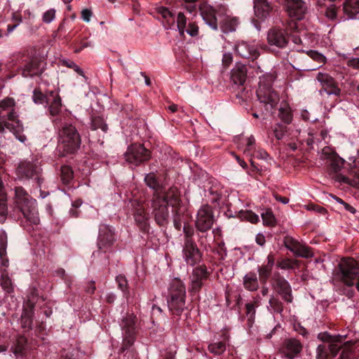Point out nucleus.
<instances>
[{"label": "nucleus", "mask_w": 359, "mask_h": 359, "mask_svg": "<svg viewBox=\"0 0 359 359\" xmlns=\"http://www.w3.org/2000/svg\"><path fill=\"white\" fill-rule=\"evenodd\" d=\"M158 18L162 20L163 27L168 29H173L175 25V13L168 8L160 6L156 8Z\"/></svg>", "instance_id": "obj_20"}, {"label": "nucleus", "mask_w": 359, "mask_h": 359, "mask_svg": "<svg viewBox=\"0 0 359 359\" xmlns=\"http://www.w3.org/2000/svg\"><path fill=\"white\" fill-rule=\"evenodd\" d=\"M150 156L149 151L140 144L130 145L125 154L126 161L133 166H137L140 163L148 161Z\"/></svg>", "instance_id": "obj_9"}, {"label": "nucleus", "mask_w": 359, "mask_h": 359, "mask_svg": "<svg viewBox=\"0 0 359 359\" xmlns=\"http://www.w3.org/2000/svg\"><path fill=\"white\" fill-rule=\"evenodd\" d=\"M329 342L330 343L329 346V350L331 353L335 356L341 348V345L342 344V337H329Z\"/></svg>", "instance_id": "obj_33"}, {"label": "nucleus", "mask_w": 359, "mask_h": 359, "mask_svg": "<svg viewBox=\"0 0 359 359\" xmlns=\"http://www.w3.org/2000/svg\"><path fill=\"white\" fill-rule=\"evenodd\" d=\"M278 116L286 124H290L292 122L293 118L292 109L287 103H281Z\"/></svg>", "instance_id": "obj_31"}, {"label": "nucleus", "mask_w": 359, "mask_h": 359, "mask_svg": "<svg viewBox=\"0 0 359 359\" xmlns=\"http://www.w3.org/2000/svg\"><path fill=\"white\" fill-rule=\"evenodd\" d=\"M49 96H50V100L47 103L49 104V112L51 116H56L60 113L62 108L61 98L57 92L53 90L49 91Z\"/></svg>", "instance_id": "obj_23"}, {"label": "nucleus", "mask_w": 359, "mask_h": 359, "mask_svg": "<svg viewBox=\"0 0 359 359\" xmlns=\"http://www.w3.org/2000/svg\"><path fill=\"white\" fill-rule=\"evenodd\" d=\"M40 170V167L36 163L32 162H22L18 168V172L22 176L27 178H33L36 177V179L37 180H39L38 175Z\"/></svg>", "instance_id": "obj_22"}, {"label": "nucleus", "mask_w": 359, "mask_h": 359, "mask_svg": "<svg viewBox=\"0 0 359 359\" xmlns=\"http://www.w3.org/2000/svg\"><path fill=\"white\" fill-rule=\"evenodd\" d=\"M272 268L264 264L258 269L259 275L261 279L264 281L270 276Z\"/></svg>", "instance_id": "obj_45"}, {"label": "nucleus", "mask_w": 359, "mask_h": 359, "mask_svg": "<svg viewBox=\"0 0 359 359\" xmlns=\"http://www.w3.org/2000/svg\"><path fill=\"white\" fill-rule=\"evenodd\" d=\"M331 169L337 172L341 170L344 164V160L339 156L336 153L332 152L327 157Z\"/></svg>", "instance_id": "obj_30"}, {"label": "nucleus", "mask_w": 359, "mask_h": 359, "mask_svg": "<svg viewBox=\"0 0 359 359\" xmlns=\"http://www.w3.org/2000/svg\"><path fill=\"white\" fill-rule=\"evenodd\" d=\"M294 29H297V25L293 20L288 22L283 28L279 27L271 28L267 33L269 44L280 48L286 47L289 41V30Z\"/></svg>", "instance_id": "obj_6"}, {"label": "nucleus", "mask_w": 359, "mask_h": 359, "mask_svg": "<svg viewBox=\"0 0 359 359\" xmlns=\"http://www.w3.org/2000/svg\"><path fill=\"white\" fill-rule=\"evenodd\" d=\"M186 289L184 283L179 278L172 280L170 287V297L168 306L176 315H180L186 308Z\"/></svg>", "instance_id": "obj_4"}, {"label": "nucleus", "mask_w": 359, "mask_h": 359, "mask_svg": "<svg viewBox=\"0 0 359 359\" xmlns=\"http://www.w3.org/2000/svg\"><path fill=\"white\" fill-rule=\"evenodd\" d=\"M172 208L174 212V226L177 229L180 230L181 229L180 215L183 213V210L180 206V201L179 204Z\"/></svg>", "instance_id": "obj_39"}, {"label": "nucleus", "mask_w": 359, "mask_h": 359, "mask_svg": "<svg viewBox=\"0 0 359 359\" xmlns=\"http://www.w3.org/2000/svg\"><path fill=\"white\" fill-rule=\"evenodd\" d=\"M80 135L74 126L65 123L58 131V148L65 154H73L80 147Z\"/></svg>", "instance_id": "obj_3"}, {"label": "nucleus", "mask_w": 359, "mask_h": 359, "mask_svg": "<svg viewBox=\"0 0 359 359\" xmlns=\"http://www.w3.org/2000/svg\"><path fill=\"white\" fill-rule=\"evenodd\" d=\"M316 79L323 88V91L327 95H339L340 94V89L336 86L334 80L329 74L319 72Z\"/></svg>", "instance_id": "obj_16"}, {"label": "nucleus", "mask_w": 359, "mask_h": 359, "mask_svg": "<svg viewBox=\"0 0 359 359\" xmlns=\"http://www.w3.org/2000/svg\"><path fill=\"white\" fill-rule=\"evenodd\" d=\"M302 350L301 342L294 338L287 339L284 341L282 353L288 359H294Z\"/></svg>", "instance_id": "obj_17"}, {"label": "nucleus", "mask_w": 359, "mask_h": 359, "mask_svg": "<svg viewBox=\"0 0 359 359\" xmlns=\"http://www.w3.org/2000/svg\"><path fill=\"white\" fill-rule=\"evenodd\" d=\"M241 217L252 224H255L259 220V216L250 210L242 212Z\"/></svg>", "instance_id": "obj_44"}, {"label": "nucleus", "mask_w": 359, "mask_h": 359, "mask_svg": "<svg viewBox=\"0 0 359 359\" xmlns=\"http://www.w3.org/2000/svg\"><path fill=\"white\" fill-rule=\"evenodd\" d=\"M184 258L189 265H194L199 262L201 253L196 243L191 238H186L183 249Z\"/></svg>", "instance_id": "obj_12"}, {"label": "nucleus", "mask_w": 359, "mask_h": 359, "mask_svg": "<svg viewBox=\"0 0 359 359\" xmlns=\"http://www.w3.org/2000/svg\"><path fill=\"white\" fill-rule=\"evenodd\" d=\"M313 252L311 250V248H309L305 244H303L300 248L299 251L297 253L296 256L304 257V258H309L313 257Z\"/></svg>", "instance_id": "obj_47"}, {"label": "nucleus", "mask_w": 359, "mask_h": 359, "mask_svg": "<svg viewBox=\"0 0 359 359\" xmlns=\"http://www.w3.org/2000/svg\"><path fill=\"white\" fill-rule=\"evenodd\" d=\"M346 5L353 8L355 12H359V0H346Z\"/></svg>", "instance_id": "obj_59"}, {"label": "nucleus", "mask_w": 359, "mask_h": 359, "mask_svg": "<svg viewBox=\"0 0 359 359\" xmlns=\"http://www.w3.org/2000/svg\"><path fill=\"white\" fill-rule=\"evenodd\" d=\"M136 320V316L133 313H127L123 317L121 323L123 341L127 342L128 346L133 344L135 340Z\"/></svg>", "instance_id": "obj_10"}, {"label": "nucleus", "mask_w": 359, "mask_h": 359, "mask_svg": "<svg viewBox=\"0 0 359 359\" xmlns=\"http://www.w3.org/2000/svg\"><path fill=\"white\" fill-rule=\"evenodd\" d=\"M8 215L7 194L2 180L0 178V222L6 221Z\"/></svg>", "instance_id": "obj_25"}, {"label": "nucleus", "mask_w": 359, "mask_h": 359, "mask_svg": "<svg viewBox=\"0 0 359 359\" xmlns=\"http://www.w3.org/2000/svg\"><path fill=\"white\" fill-rule=\"evenodd\" d=\"M1 285L4 290L7 293H11L13 290V284L11 280L7 274L2 273Z\"/></svg>", "instance_id": "obj_40"}, {"label": "nucleus", "mask_w": 359, "mask_h": 359, "mask_svg": "<svg viewBox=\"0 0 359 359\" xmlns=\"http://www.w3.org/2000/svg\"><path fill=\"white\" fill-rule=\"evenodd\" d=\"M144 182L151 189L155 190L151 199L152 214L156 222L159 226H165L168 223L169 211L167 205L175 207L180 202V195L176 187H170L165 190L159 187L154 173L147 174Z\"/></svg>", "instance_id": "obj_1"}, {"label": "nucleus", "mask_w": 359, "mask_h": 359, "mask_svg": "<svg viewBox=\"0 0 359 359\" xmlns=\"http://www.w3.org/2000/svg\"><path fill=\"white\" fill-rule=\"evenodd\" d=\"M91 128L93 130L100 129L104 133H106L108 130L107 124L101 117H95L92 120Z\"/></svg>", "instance_id": "obj_36"}, {"label": "nucleus", "mask_w": 359, "mask_h": 359, "mask_svg": "<svg viewBox=\"0 0 359 359\" xmlns=\"http://www.w3.org/2000/svg\"><path fill=\"white\" fill-rule=\"evenodd\" d=\"M325 16L330 20H334L337 17V10L334 5L327 7L325 13Z\"/></svg>", "instance_id": "obj_55"}, {"label": "nucleus", "mask_w": 359, "mask_h": 359, "mask_svg": "<svg viewBox=\"0 0 359 359\" xmlns=\"http://www.w3.org/2000/svg\"><path fill=\"white\" fill-rule=\"evenodd\" d=\"M316 359H327L325 346L319 345L316 349Z\"/></svg>", "instance_id": "obj_54"}, {"label": "nucleus", "mask_w": 359, "mask_h": 359, "mask_svg": "<svg viewBox=\"0 0 359 359\" xmlns=\"http://www.w3.org/2000/svg\"><path fill=\"white\" fill-rule=\"evenodd\" d=\"M7 246V236L5 231H0V255L2 257L6 252Z\"/></svg>", "instance_id": "obj_49"}, {"label": "nucleus", "mask_w": 359, "mask_h": 359, "mask_svg": "<svg viewBox=\"0 0 359 359\" xmlns=\"http://www.w3.org/2000/svg\"><path fill=\"white\" fill-rule=\"evenodd\" d=\"M6 128L9 130H13L14 128L12 123L7 122L2 118L0 121V133H4Z\"/></svg>", "instance_id": "obj_56"}, {"label": "nucleus", "mask_w": 359, "mask_h": 359, "mask_svg": "<svg viewBox=\"0 0 359 359\" xmlns=\"http://www.w3.org/2000/svg\"><path fill=\"white\" fill-rule=\"evenodd\" d=\"M61 178L65 184H69L73 178V171L68 165L61 167Z\"/></svg>", "instance_id": "obj_38"}, {"label": "nucleus", "mask_w": 359, "mask_h": 359, "mask_svg": "<svg viewBox=\"0 0 359 359\" xmlns=\"http://www.w3.org/2000/svg\"><path fill=\"white\" fill-rule=\"evenodd\" d=\"M238 24L237 18L225 16L220 24V29L224 34L235 32Z\"/></svg>", "instance_id": "obj_27"}, {"label": "nucleus", "mask_w": 359, "mask_h": 359, "mask_svg": "<svg viewBox=\"0 0 359 359\" xmlns=\"http://www.w3.org/2000/svg\"><path fill=\"white\" fill-rule=\"evenodd\" d=\"M234 50L241 57L255 60L259 56L258 45L255 42L240 41L234 46Z\"/></svg>", "instance_id": "obj_11"}, {"label": "nucleus", "mask_w": 359, "mask_h": 359, "mask_svg": "<svg viewBox=\"0 0 359 359\" xmlns=\"http://www.w3.org/2000/svg\"><path fill=\"white\" fill-rule=\"evenodd\" d=\"M134 217L136 223L139 225V226L143 231H147L148 229L149 217L144 208H137L134 213Z\"/></svg>", "instance_id": "obj_28"}, {"label": "nucleus", "mask_w": 359, "mask_h": 359, "mask_svg": "<svg viewBox=\"0 0 359 359\" xmlns=\"http://www.w3.org/2000/svg\"><path fill=\"white\" fill-rule=\"evenodd\" d=\"M263 223L266 226H273L275 224V217L270 210H266L262 213Z\"/></svg>", "instance_id": "obj_42"}, {"label": "nucleus", "mask_w": 359, "mask_h": 359, "mask_svg": "<svg viewBox=\"0 0 359 359\" xmlns=\"http://www.w3.org/2000/svg\"><path fill=\"white\" fill-rule=\"evenodd\" d=\"M201 15L205 22L213 30L218 29L216 11L215 8L208 4H202L200 7Z\"/></svg>", "instance_id": "obj_18"}, {"label": "nucleus", "mask_w": 359, "mask_h": 359, "mask_svg": "<svg viewBox=\"0 0 359 359\" xmlns=\"http://www.w3.org/2000/svg\"><path fill=\"white\" fill-rule=\"evenodd\" d=\"M183 231L185 234V236L187 238H191V237L194 234V229L193 228L189 226V224H184L183 227Z\"/></svg>", "instance_id": "obj_62"}, {"label": "nucleus", "mask_w": 359, "mask_h": 359, "mask_svg": "<svg viewBox=\"0 0 359 359\" xmlns=\"http://www.w3.org/2000/svg\"><path fill=\"white\" fill-rule=\"evenodd\" d=\"M233 61V56L231 53H225L222 57V63L224 66H229Z\"/></svg>", "instance_id": "obj_58"}, {"label": "nucleus", "mask_w": 359, "mask_h": 359, "mask_svg": "<svg viewBox=\"0 0 359 359\" xmlns=\"http://www.w3.org/2000/svg\"><path fill=\"white\" fill-rule=\"evenodd\" d=\"M65 64L68 67L73 69L79 75L83 76V71L74 62L69 61L66 62Z\"/></svg>", "instance_id": "obj_57"}, {"label": "nucleus", "mask_w": 359, "mask_h": 359, "mask_svg": "<svg viewBox=\"0 0 359 359\" xmlns=\"http://www.w3.org/2000/svg\"><path fill=\"white\" fill-rule=\"evenodd\" d=\"M306 54L310 58L318 62L319 65L313 68H304L303 70H316L320 67L327 61L326 57L316 50H309L306 52Z\"/></svg>", "instance_id": "obj_32"}, {"label": "nucleus", "mask_w": 359, "mask_h": 359, "mask_svg": "<svg viewBox=\"0 0 359 359\" xmlns=\"http://www.w3.org/2000/svg\"><path fill=\"white\" fill-rule=\"evenodd\" d=\"M92 15V12L89 9H83L81 12V18L86 22H89L90 20V17Z\"/></svg>", "instance_id": "obj_63"}, {"label": "nucleus", "mask_w": 359, "mask_h": 359, "mask_svg": "<svg viewBox=\"0 0 359 359\" xmlns=\"http://www.w3.org/2000/svg\"><path fill=\"white\" fill-rule=\"evenodd\" d=\"M255 13L260 19L266 18L271 11V6L266 0H256L254 2Z\"/></svg>", "instance_id": "obj_24"}, {"label": "nucleus", "mask_w": 359, "mask_h": 359, "mask_svg": "<svg viewBox=\"0 0 359 359\" xmlns=\"http://www.w3.org/2000/svg\"><path fill=\"white\" fill-rule=\"evenodd\" d=\"M298 242V241L292 237H286L284 241V244L285 248L292 252L294 249L297 247Z\"/></svg>", "instance_id": "obj_53"}, {"label": "nucleus", "mask_w": 359, "mask_h": 359, "mask_svg": "<svg viewBox=\"0 0 359 359\" xmlns=\"http://www.w3.org/2000/svg\"><path fill=\"white\" fill-rule=\"evenodd\" d=\"M285 5L289 15L297 20L302 19L307 10L306 3L302 0H285Z\"/></svg>", "instance_id": "obj_14"}, {"label": "nucleus", "mask_w": 359, "mask_h": 359, "mask_svg": "<svg viewBox=\"0 0 359 359\" xmlns=\"http://www.w3.org/2000/svg\"><path fill=\"white\" fill-rule=\"evenodd\" d=\"M257 96L259 102L264 104L266 111L272 109L279 101L278 95L270 86L264 83V79L260 80Z\"/></svg>", "instance_id": "obj_8"}, {"label": "nucleus", "mask_w": 359, "mask_h": 359, "mask_svg": "<svg viewBox=\"0 0 359 359\" xmlns=\"http://www.w3.org/2000/svg\"><path fill=\"white\" fill-rule=\"evenodd\" d=\"M296 262L290 259H285L278 264V266L281 269H292L294 268Z\"/></svg>", "instance_id": "obj_50"}, {"label": "nucleus", "mask_w": 359, "mask_h": 359, "mask_svg": "<svg viewBox=\"0 0 359 359\" xmlns=\"http://www.w3.org/2000/svg\"><path fill=\"white\" fill-rule=\"evenodd\" d=\"M208 278L207 269L204 266H199L194 269L191 276V292H196L202 287L203 283Z\"/></svg>", "instance_id": "obj_15"}, {"label": "nucleus", "mask_w": 359, "mask_h": 359, "mask_svg": "<svg viewBox=\"0 0 359 359\" xmlns=\"http://www.w3.org/2000/svg\"><path fill=\"white\" fill-rule=\"evenodd\" d=\"M13 207L18 210L24 217L34 224L39 223L36 201L21 187L15 188Z\"/></svg>", "instance_id": "obj_2"}, {"label": "nucleus", "mask_w": 359, "mask_h": 359, "mask_svg": "<svg viewBox=\"0 0 359 359\" xmlns=\"http://www.w3.org/2000/svg\"><path fill=\"white\" fill-rule=\"evenodd\" d=\"M120 290L123 292H128V280L124 276L118 275L116 278Z\"/></svg>", "instance_id": "obj_51"}, {"label": "nucleus", "mask_w": 359, "mask_h": 359, "mask_svg": "<svg viewBox=\"0 0 359 359\" xmlns=\"http://www.w3.org/2000/svg\"><path fill=\"white\" fill-rule=\"evenodd\" d=\"M274 289L288 303L292 302V290L288 282L282 277L274 279Z\"/></svg>", "instance_id": "obj_19"}, {"label": "nucleus", "mask_w": 359, "mask_h": 359, "mask_svg": "<svg viewBox=\"0 0 359 359\" xmlns=\"http://www.w3.org/2000/svg\"><path fill=\"white\" fill-rule=\"evenodd\" d=\"M25 339L23 337H20L17 339L15 344L12 346V352L17 358L23 355L25 351Z\"/></svg>", "instance_id": "obj_34"}, {"label": "nucleus", "mask_w": 359, "mask_h": 359, "mask_svg": "<svg viewBox=\"0 0 359 359\" xmlns=\"http://www.w3.org/2000/svg\"><path fill=\"white\" fill-rule=\"evenodd\" d=\"M252 155H253L254 156H255L257 158H261V159H265L268 156V154L266 152V151H264L263 149H259L257 151H256L255 149L254 151H252Z\"/></svg>", "instance_id": "obj_60"}, {"label": "nucleus", "mask_w": 359, "mask_h": 359, "mask_svg": "<svg viewBox=\"0 0 359 359\" xmlns=\"http://www.w3.org/2000/svg\"><path fill=\"white\" fill-rule=\"evenodd\" d=\"M353 354L350 349L344 348L340 355L339 359H352Z\"/></svg>", "instance_id": "obj_61"}, {"label": "nucleus", "mask_w": 359, "mask_h": 359, "mask_svg": "<svg viewBox=\"0 0 359 359\" xmlns=\"http://www.w3.org/2000/svg\"><path fill=\"white\" fill-rule=\"evenodd\" d=\"M243 285L249 291H256L259 288L257 274L252 272L247 273L243 278Z\"/></svg>", "instance_id": "obj_29"}, {"label": "nucleus", "mask_w": 359, "mask_h": 359, "mask_svg": "<svg viewBox=\"0 0 359 359\" xmlns=\"http://www.w3.org/2000/svg\"><path fill=\"white\" fill-rule=\"evenodd\" d=\"M247 76V68L243 65H237L232 70L231 79L235 84L243 85Z\"/></svg>", "instance_id": "obj_26"}, {"label": "nucleus", "mask_w": 359, "mask_h": 359, "mask_svg": "<svg viewBox=\"0 0 359 359\" xmlns=\"http://www.w3.org/2000/svg\"><path fill=\"white\" fill-rule=\"evenodd\" d=\"M114 241V234L111 228L107 225H100L97 241L99 249L105 252Z\"/></svg>", "instance_id": "obj_13"}, {"label": "nucleus", "mask_w": 359, "mask_h": 359, "mask_svg": "<svg viewBox=\"0 0 359 359\" xmlns=\"http://www.w3.org/2000/svg\"><path fill=\"white\" fill-rule=\"evenodd\" d=\"M269 306L276 313H281L283 310V304L278 299L271 297L269 300Z\"/></svg>", "instance_id": "obj_46"}, {"label": "nucleus", "mask_w": 359, "mask_h": 359, "mask_svg": "<svg viewBox=\"0 0 359 359\" xmlns=\"http://www.w3.org/2000/svg\"><path fill=\"white\" fill-rule=\"evenodd\" d=\"M215 220L212 208L204 204L197 211L195 226L198 231L206 232L212 228Z\"/></svg>", "instance_id": "obj_7"}, {"label": "nucleus", "mask_w": 359, "mask_h": 359, "mask_svg": "<svg viewBox=\"0 0 359 359\" xmlns=\"http://www.w3.org/2000/svg\"><path fill=\"white\" fill-rule=\"evenodd\" d=\"M295 29H296L289 30V35H290L292 36V41L295 44H301L302 42L301 38L299 36L294 34V31Z\"/></svg>", "instance_id": "obj_64"}, {"label": "nucleus", "mask_w": 359, "mask_h": 359, "mask_svg": "<svg viewBox=\"0 0 359 359\" xmlns=\"http://www.w3.org/2000/svg\"><path fill=\"white\" fill-rule=\"evenodd\" d=\"M339 266L341 273V280L348 286L355 283L359 291V260L352 258L343 259Z\"/></svg>", "instance_id": "obj_5"}, {"label": "nucleus", "mask_w": 359, "mask_h": 359, "mask_svg": "<svg viewBox=\"0 0 359 359\" xmlns=\"http://www.w3.org/2000/svg\"><path fill=\"white\" fill-rule=\"evenodd\" d=\"M55 18V10L50 8L46 11L43 15V21L45 23H50Z\"/></svg>", "instance_id": "obj_52"}, {"label": "nucleus", "mask_w": 359, "mask_h": 359, "mask_svg": "<svg viewBox=\"0 0 359 359\" xmlns=\"http://www.w3.org/2000/svg\"><path fill=\"white\" fill-rule=\"evenodd\" d=\"M32 98L36 104H47L48 100H50V96H49V91L46 95H43L40 90L34 89Z\"/></svg>", "instance_id": "obj_35"}, {"label": "nucleus", "mask_w": 359, "mask_h": 359, "mask_svg": "<svg viewBox=\"0 0 359 359\" xmlns=\"http://www.w3.org/2000/svg\"><path fill=\"white\" fill-rule=\"evenodd\" d=\"M15 105V100L12 97H6L0 100V108L2 109V110L11 109Z\"/></svg>", "instance_id": "obj_43"}, {"label": "nucleus", "mask_w": 359, "mask_h": 359, "mask_svg": "<svg viewBox=\"0 0 359 359\" xmlns=\"http://www.w3.org/2000/svg\"><path fill=\"white\" fill-rule=\"evenodd\" d=\"M187 19L182 13L177 14L176 27L180 32V34H184V32L191 36H195L198 33V27L195 23H189L187 29H185Z\"/></svg>", "instance_id": "obj_21"}, {"label": "nucleus", "mask_w": 359, "mask_h": 359, "mask_svg": "<svg viewBox=\"0 0 359 359\" xmlns=\"http://www.w3.org/2000/svg\"><path fill=\"white\" fill-rule=\"evenodd\" d=\"M208 350L215 355H220L226 350V345L222 341L212 343L208 346Z\"/></svg>", "instance_id": "obj_37"}, {"label": "nucleus", "mask_w": 359, "mask_h": 359, "mask_svg": "<svg viewBox=\"0 0 359 359\" xmlns=\"http://www.w3.org/2000/svg\"><path fill=\"white\" fill-rule=\"evenodd\" d=\"M255 139L253 136L247 138L246 148L244 149V154L252 156V151L255 150Z\"/></svg>", "instance_id": "obj_48"}, {"label": "nucleus", "mask_w": 359, "mask_h": 359, "mask_svg": "<svg viewBox=\"0 0 359 359\" xmlns=\"http://www.w3.org/2000/svg\"><path fill=\"white\" fill-rule=\"evenodd\" d=\"M286 132V126L280 123H276L273 128V133L277 140H281Z\"/></svg>", "instance_id": "obj_41"}]
</instances>
